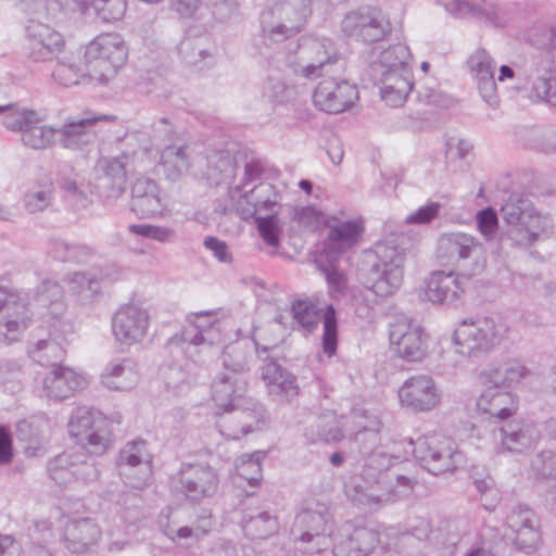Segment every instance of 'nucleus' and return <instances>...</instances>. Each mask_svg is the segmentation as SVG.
<instances>
[{
    "label": "nucleus",
    "mask_w": 556,
    "mask_h": 556,
    "mask_svg": "<svg viewBox=\"0 0 556 556\" xmlns=\"http://www.w3.org/2000/svg\"><path fill=\"white\" fill-rule=\"evenodd\" d=\"M24 5L26 12L30 10L33 13L26 26L30 58L36 62L52 60L62 52L65 42L59 31L40 22L39 18L47 17L48 7L58 5V2L51 0L43 4L38 0H28Z\"/></svg>",
    "instance_id": "obj_10"
},
{
    "label": "nucleus",
    "mask_w": 556,
    "mask_h": 556,
    "mask_svg": "<svg viewBox=\"0 0 556 556\" xmlns=\"http://www.w3.org/2000/svg\"><path fill=\"white\" fill-rule=\"evenodd\" d=\"M127 54V48L119 34L109 33L96 37L86 47L84 54L90 80L106 83L125 63Z\"/></svg>",
    "instance_id": "obj_8"
},
{
    "label": "nucleus",
    "mask_w": 556,
    "mask_h": 556,
    "mask_svg": "<svg viewBox=\"0 0 556 556\" xmlns=\"http://www.w3.org/2000/svg\"><path fill=\"white\" fill-rule=\"evenodd\" d=\"M364 464L359 471L353 473L345 482L346 496L358 506L369 509L381 507L390 493H382L388 482L392 462L397 459L389 455L383 447H374L368 453H361Z\"/></svg>",
    "instance_id": "obj_2"
},
{
    "label": "nucleus",
    "mask_w": 556,
    "mask_h": 556,
    "mask_svg": "<svg viewBox=\"0 0 556 556\" xmlns=\"http://www.w3.org/2000/svg\"><path fill=\"white\" fill-rule=\"evenodd\" d=\"M317 268L324 275L330 296L337 299L348 290V275L334 256L319 255L315 260Z\"/></svg>",
    "instance_id": "obj_47"
},
{
    "label": "nucleus",
    "mask_w": 556,
    "mask_h": 556,
    "mask_svg": "<svg viewBox=\"0 0 556 556\" xmlns=\"http://www.w3.org/2000/svg\"><path fill=\"white\" fill-rule=\"evenodd\" d=\"M413 444L415 458L422 468L434 476L454 472L465 466V455L446 437L425 435L418 438Z\"/></svg>",
    "instance_id": "obj_9"
},
{
    "label": "nucleus",
    "mask_w": 556,
    "mask_h": 556,
    "mask_svg": "<svg viewBox=\"0 0 556 556\" xmlns=\"http://www.w3.org/2000/svg\"><path fill=\"white\" fill-rule=\"evenodd\" d=\"M131 211L140 218L155 217L163 213L165 204L156 182L139 178L131 188Z\"/></svg>",
    "instance_id": "obj_37"
},
{
    "label": "nucleus",
    "mask_w": 556,
    "mask_h": 556,
    "mask_svg": "<svg viewBox=\"0 0 556 556\" xmlns=\"http://www.w3.org/2000/svg\"><path fill=\"white\" fill-rule=\"evenodd\" d=\"M333 556H367L378 544V533L345 522L333 536Z\"/></svg>",
    "instance_id": "obj_29"
},
{
    "label": "nucleus",
    "mask_w": 556,
    "mask_h": 556,
    "mask_svg": "<svg viewBox=\"0 0 556 556\" xmlns=\"http://www.w3.org/2000/svg\"><path fill=\"white\" fill-rule=\"evenodd\" d=\"M261 367V378L268 393L280 401H291L299 393L296 378L274 358L266 356Z\"/></svg>",
    "instance_id": "obj_36"
},
{
    "label": "nucleus",
    "mask_w": 556,
    "mask_h": 556,
    "mask_svg": "<svg viewBox=\"0 0 556 556\" xmlns=\"http://www.w3.org/2000/svg\"><path fill=\"white\" fill-rule=\"evenodd\" d=\"M29 356L40 365L59 366L65 355V350L53 339L39 340L28 350Z\"/></svg>",
    "instance_id": "obj_55"
},
{
    "label": "nucleus",
    "mask_w": 556,
    "mask_h": 556,
    "mask_svg": "<svg viewBox=\"0 0 556 556\" xmlns=\"http://www.w3.org/2000/svg\"><path fill=\"white\" fill-rule=\"evenodd\" d=\"M68 432L88 453L102 455L111 444L109 422L100 412L86 406L73 410Z\"/></svg>",
    "instance_id": "obj_14"
},
{
    "label": "nucleus",
    "mask_w": 556,
    "mask_h": 556,
    "mask_svg": "<svg viewBox=\"0 0 556 556\" xmlns=\"http://www.w3.org/2000/svg\"><path fill=\"white\" fill-rule=\"evenodd\" d=\"M218 483L216 470L204 464H184L172 478L173 489L192 502L212 497L217 492Z\"/></svg>",
    "instance_id": "obj_19"
},
{
    "label": "nucleus",
    "mask_w": 556,
    "mask_h": 556,
    "mask_svg": "<svg viewBox=\"0 0 556 556\" xmlns=\"http://www.w3.org/2000/svg\"><path fill=\"white\" fill-rule=\"evenodd\" d=\"M186 357L190 359V357L187 355ZM195 362L197 361L193 357L191 358V363L187 362L185 366L174 363L163 367L161 369V375L166 388L174 391L175 393H178L180 390H182L184 386L191 381L190 372Z\"/></svg>",
    "instance_id": "obj_56"
},
{
    "label": "nucleus",
    "mask_w": 556,
    "mask_h": 556,
    "mask_svg": "<svg viewBox=\"0 0 556 556\" xmlns=\"http://www.w3.org/2000/svg\"><path fill=\"white\" fill-rule=\"evenodd\" d=\"M341 29L352 39L371 43L382 40L390 34L391 24L379 8L362 5L344 15Z\"/></svg>",
    "instance_id": "obj_15"
},
{
    "label": "nucleus",
    "mask_w": 556,
    "mask_h": 556,
    "mask_svg": "<svg viewBox=\"0 0 556 556\" xmlns=\"http://www.w3.org/2000/svg\"><path fill=\"white\" fill-rule=\"evenodd\" d=\"M78 462L75 451L63 452L47 463L49 478L60 486H67L74 482V470Z\"/></svg>",
    "instance_id": "obj_51"
},
{
    "label": "nucleus",
    "mask_w": 556,
    "mask_h": 556,
    "mask_svg": "<svg viewBox=\"0 0 556 556\" xmlns=\"http://www.w3.org/2000/svg\"><path fill=\"white\" fill-rule=\"evenodd\" d=\"M118 473L132 489L142 490L150 484L152 477V456L143 440L125 444L116 462Z\"/></svg>",
    "instance_id": "obj_20"
},
{
    "label": "nucleus",
    "mask_w": 556,
    "mask_h": 556,
    "mask_svg": "<svg viewBox=\"0 0 556 556\" xmlns=\"http://www.w3.org/2000/svg\"><path fill=\"white\" fill-rule=\"evenodd\" d=\"M56 63L52 71V77L54 81L64 87H71L78 85L81 79L89 78L90 73L87 68V62L85 61L81 65L79 63V56L74 53L63 54L55 56Z\"/></svg>",
    "instance_id": "obj_44"
},
{
    "label": "nucleus",
    "mask_w": 556,
    "mask_h": 556,
    "mask_svg": "<svg viewBox=\"0 0 556 556\" xmlns=\"http://www.w3.org/2000/svg\"><path fill=\"white\" fill-rule=\"evenodd\" d=\"M527 368L519 361H509L500 366H490L481 372V379L508 390L526 375Z\"/></svg>",
    "instance_id": "obj_50"
},
{
    "label": "nucleus",
    "mask_w": 556,
    "mask_h": 556,
    "mask_svg": "<svg viewBox=\"0 0 556 556\" xmlns=\"http://www.w3.org/2000/svg\"><path fill=\"white\" fill-rule=\"evenodd\" d=\"M50 255L61 262H84L91 256L90 248L71 243L63 239H53L49 247Z\"/></svg>",
    "instance_id": "obj_54"
},
{
    "label": "nucleus",
    "mask_w": 556,
    "mask_h": 556,
    "mask_svg": "<svg viewBox=\"0 0 556 556\" xmlns=\"http://www.w3.org/2000/svg\"><path fill=\"white\" fill-rule=\"evenodd\" d=\"M222 341V323L213 325L204 333H195L194 329H184L181 333L173 336L167 348L174 356L187 355L193 358L200 352L199 348H211Z\"/></svg>",
    "instance_id": "obj_35"
},
{
    "label": "nucleus",
    "mask_w": 556,
    "mask_h": 556,
    "mask_svg": "<svg viewBox=\"0 0 556 556\" xmlns=\"http://www.w3.org/2000/svg\"><path fill=\"white\" fill-rule=\"evenodd\" d=\"M367 257L369 269L366 288L379 296L393 294L403 280V252L395 247L378 244L375 252Z\"/></svg>",
    "instance_id": "obj_7"
},
{
    "label": "nucleus",
    "mask_w": 556,
    "mask_h": 556,
    "mask_svg": "<svg viewBox=\"0 0 556 556\" xmlns=\"http://www.w3.org/2000/svg\"><path fill=\"white\" fill-rule=\"evenodd\" d=\"M366 76L379 86L381 99L391 106L402 105L413 90V73L409 66L384 71L382 75Z\"/></svg>",
    "instance_id": "obj_31"
},
{
    "label": "nucleus",
    "mask_w": 556,
    "mask_h": 556,
    "mask_svg": "<svg viewBox=\"0 0 556 556\" xmlns=\"http://www.w3.org/2000/svg\"><path fill=\"white\" fill-rule=\"evenodd\" d=\"M254 353L262 358V354L267 353V348L260 350L257 343L251 345L244 342L227 345L222 354L224 370L235 375H242L245 370L250 369Z\"/></svg>",
    "instance_id": "obj_41"
},
{
    "label": "nucleus",
    "mask_w": 556,
    "mask_h": 556,
    "mask_svg": "<svg viewBox=\"0 0 556 556\" xmlns=\"http://www.w3.org/2000/svg\"><path fill=\"white\" fill-rule=\"evenodd\" d=\"M390 343L394 352L408 362H420L426 354L424 329L414 320L400 318L390 325Z\"/></svg>",
    "instance_id": "obj_24"
},
{
    "label": "nucleus",
    "mask_w": 556,
    "mask_h": 556,
    "mask_svg": "<svg viewBox=\"0 0 556 556\" xmlns=\"http://www.w3.org/2000/svg\"><path fill=\"white\" fill-rule=\"evenodd\" d=\"M282 194L271 184L261 182L239 199V207L244 218L275 215L281 207Z\"/></svg>",
    "instance_id": "obj_32"
},
{
    "label": "nucleus",
    "mask_w": 556,
    "mask_h": 556,
    "mask_svg": "<svg viewBox=\"0 0 556 556\" xmlns=\"http://www.w3.org/2000/svg\"><path fill=\"white\" fill-rule=\"evenodd\" d=\"M530 217L517 228H509L506 233V240L511 247L529 248L533 245L540 237L547 236L552 229V220L547 215L540 214L534 206Z\"/></svg>",
    "instance_id": "obj_40"
},
{
    "label": "nucleus",
    "mask_w": 556,
    "mask_h": 556,
    "mask_svg": "<svg viewBox=\"0 0 556 556\" xmlns=\"http://www.w3.org/2000/svg\"><path fill=\"white\" fill-rule=\"evenodd\" d=\"M127 156L103 157L97 164V186L108 198H117L126 189Z\"/></svg>",
    "instance_id": "obj_39"
},
{
    "label": "nucleus",
    "mask_w": 556,
    "mask_h": 556,
    "mask_svg": "<svg viewBox=\"0 0 556 556\" xmlns=\"http://www.w3.org/2000/svg\"><path fill=\"white\" fill-rule=\"evenodd\" d=\"M388 482L382 493H390L387 501H381V506L394 503L403 497L409 495L415 486V479L401 475L394 469H390Z\"/></svg>",
    "instance_id": "obj_58"
},
{
    "label": "nucleus",
    "mask_w": 556,
    "mask_h": 556,
    "mask_svg": "<svg viewBox=\"0 0 556 556\" xmlns=\"http://www.w3.org/2000/svg\"><path fill=\"white\" fill-rule=\"evenodd\" d=\"M265 458V453L257 451L251 455H242L240 464H237L238 477L247 480L251 486H255L262 479L261 462Z\"/></svg>",
    "instance_id": "obj_59"
},
{
    "label": "nucleus",
    "mask_w": 556,
    "mask_h": 556,
    "mask_svg": "<svg viewBox=\"0 0 556 556\" xmlns=\"http://www.w3.org/2000/svg\"><path fill=\"white\" fill-rule=\"evenodd\" d=\"M247 389V381L242 375H235L228 371L218 372L212 382V399L217 406L215 415L220 419L216 427L219 433L231 440L239 439V433L248 434L253 431L249 425H242L241 430L228 429L224 414L242 407V397Z\"/></svg>",
    "instance_id": "obj_12"
},
{
    "label": "nucleus",
    "mask_w": 556,
    "mask_h": 556,
    "mask_svg": "<svg viewBox=\"0 0 556 556\" xmlns=\"http://www.w3.org/2000/svg\"><path fill=\"white\" fill-rule=\"evenodd\" d=\"M437 257L446 265L462 267L471 261L468 275L483 271L486 254L483 244L473 236L465 232H447L440 236L437 244Z\"/></svg>",
    "instance_id": "obj_13"
},
{
    "label": "nucleus",
    "mask_w": 556,
    "mask_h": 556,
    "mask_svg": "<svg viewBox=\"0 0 556 556\" xmlns=\"http://www.w3.org/2000/svg\"><path fill=\"white\" fill-rule=\"evenodd\" d=\"M178 51L187 65L198 70H203L214 61L215 48L207 36L185 38L181 40Z\"/></svg>",
    "instance_id": "obj_42"
},
{
    "label": "nucleus",
    "mask_w": 556,
    "mask_h": 556,
    "mask_svg": "<svg viewBox=\"0 0 556 556\" xmlns=\"http://www.w3.org/2000/svg\"><path fill=\"white\" fill-rule=\"evenodd\" d=\"M312 14V0H269L261 25L271 36L288 38L301 31Z\"/></svg>",
    "instance_id": "obj_11"
},
{
    "label": "nucleus",
    "mask_w": 556,
    "mask_h": 556,
    "mask_svg": "<svg viewBox=\"0 0 556 556\" xmlns=\"http://www.w3.org/2000/svg\"><path fill=\"white\" fill-rule=\"evenodd\" d=\"M340 54L328 38L304 37L296 43L293 54L288 58L292 72L306 79H316L330 72Z\"/></svg>",
    "instance_id": "obj_6"
},
{
    "label": "nucleus",
    "mask_w": 556,
    "mask_h": 556,
    "mask_svg": "<svg viewBox=\"0 0 556 556\" xmlns=\"http://www.w3.org/2000/svg\"><path fill=\"white\" fill-rule=\"evenodd\" d=\"M101 381L108 389L127 391L136 386L138 374L130 359H122L105 366L101 374Z\"/></svg>",
    "instance_id": "obj_43"
},
{
    "label": "nucleus",
    "mask_w": 556,
    "mask_h": 556,
    "mask_svg": "<svg viewBox=\"0 0 556 556\" xmlns=\"http://www.w3.org/2000/svg\"><path fill=\"white\" fill-rule=\"evenodd\" d=\"M527 38L539 50L528 70L527 78L531 83L529 97L533 101L556 105V16L533 24Z\"/></svg>",
    "instance_id": "obj_1"
},
{
    "label": "nucleus",
    "mask_w": 556,
    "mask_h": 556,
    "mask_svg": "<svg viewBox=\"0 0 556 556\" xmlns=\"http://www.w3.org/2000/svg\"><path fill=\"white\" fill-rule=\"evenodd\" d=\"M468 66L477 78L492 76L495 73V61L490 53L483 49H477L467 61Z\"/></svg>",
    "instance_id": "obj_63"
},
{
    "label": "nucleus",
    "mask_w": 556,
    "mask_h": 556,
    "mask_svg": "<svg viewBox=\"0 0 556 556\" xmlns=\"http://www.w3.org/2000/svg\"><path fill=\"white\" fill-rule=\"evenodd\" d=\"M496 453H523L534 447L540 440V431L533 422L514 420L493 431Z\"/></svg>",
    "instance_id": "obj_28"
},
{
    "label": "nucleus",
    "mask_w": 556,
    "mask_h": 556,
    "mask_svg": "<svg viewBox=\"0 0 556 556\" xmlns=\"http://www.w3.org/2000/svg\"><path fill=\"white\" fill-rule=\"evenodd\" d=\"M149 312L135 303L121 306L112 318L113 334L121 344L130 346L141 342L149 329Z\"/></svg>",
    "instance_id": "obj_23"
},
{
    "label": "nucleus",
    "mask_w": 556,
    "mask_h": 556,
    "mask_svg": "<svg viewBox=\"0 0 556 556\" xmlns=\"http://www.w3.org/2000/svg\"><path fill=\"white\" fill-rule=\"evenodd\" d=\"M505 525L514 534L517 548L530 553L539 546L540 521L530 507L521 504L514 506L506 516Z\"/></svg>",
    "instance_id": "obj_27"
},
{
    "label": "nucleus",
    "mask_w": 556,
    "mask_h": 556,
    "mask_svg": "<svg viewBox=\"0 0 556 556\" xmlns=\"http://www.w3.org/2000/svg\"><path fill=\"white\" fill-rule=\"evenodd\" d=\"M113 119L114 117L111 115L91 112H87L83 116H71L58 129V141L65 149L81 150L97 140L99 123Z\"/></svg>",
    "instance_id": "obj_22"
},
{
    "label": "nucleus",
    "mask_w": 556,
    "mask_h": 556,
    "mask_svg": "<svg viewBox=\"0 0 556 556\" xmlns=\"http://www.w3.org/2000/svg\"><path fill=\"white\" fill-rule=\"evenodd\" d=\"M327 225L329 230L320 254L325 256H341L357 243L364 230L361 219L339 220L332 216L327 219Z\"/></svg>",
    "instance_id": "obj_30"
},
{
    "label": "nucleus",
    "mask_w": 556,
    "mask_h": 556,
    "mask_svg": "<svg viewBox=\"0 0 556 556\" xmlns=\"http://www.w3.org/2000/svg\"><path fill=\"white\" fill-rule=\"evenodd\" d=\"M101 529L90 517L68 519L63 528L65 547L75 554L88 552L101 539Z\"/></svg>",
    "instance_id": "obj_34"
},
{
    "label": "nucleus",
    "mask_w": 556,
    "mask_h": 556,
    "mask_svg": "<svg viewBox=\"0 0 556 556\" xmlns=\"http://www.w3.org/2000/svg\"><path fill=\"white\" fill-rule=\"evenodd\" d=\"M63 289L62 287L51 280H46L38 288L34 302L40 307H52L51 314L58 315L63 311Z\"/></svg>",
    "instance_id": "obj_57"
},
{
    "label": "nucleus",
    "mask_w": 556,
    "mask_h": 556,
    "mask_svg": "<svg viewBox=\"0 0 556 556\" xmlns=\"http://www.w3.org/2000/svg\"><path fill=\"white\" fill-rule=\"evenodd\" d=\"M128 230L134 235L153 239L160 243H168L176 238L175 230L164 226L131 224L128 226Z\"/></svg>",
    "instance_id": "obj_62"
},
{
    "label": "nucleus",
    "mask_w": 556,
    "mask_h": 556,
    "mask_svg": "<svg viewBox=\"0 0 556 556\" xmlns=\"http://www.w3.org/2000/svg\"><path fill=\"white\" fill-rule=\"evenodd\" d=\"M161 162L172 178L178 177L188 169V156L184 147L165 146L161 154Z\"/></svg>",
    "instance_id": "obj_60"
},
{
    "label": "nucleus",
    "mask_w": 556,
    "mask_h": 556,
    "mask_svg": "<svg viewBox=\"0 0 556 556\" xmlns=\"http://www.w3.org/2000/svg\"><path fill=\"white\" fill-rule=\"evenodd\" d=\"M409 49L404 43H396L381 51L377 61L370 62L365 75H382L384 71H397L402 66H409Z\"/></svg>",
    "instance_id": "obj_48"
},
{
    "label": "nucleus",
    "mask_w": 556,
    "mask_h": 556,
    "mask_svg": "<svg viewBox=\"0 0 556 556\" xmlns=\"http://www.w3.org/2000/svg\"><path fill=\"white\" fill-rule=\"evenodd\" d=\"M30 300L27 292L0 285V334L11 343L30 321Z\"/></svg>",
    "instance_id": "obj_17"
},
{
    "label": "nucleus",
    "mask_w": 556,
    "mask_h": 556,
    "mask_svg": "<svg viewBox=\"0 0 556 556\" xmlns=\"http://www.w3.org/2000/svg\"><path fill=\"white\" fill-rule=\"evenodd\" d=\"M292 317L298 325L307 333L317 329L323 321V351L329 357L334 355L338 343V323L336 309L332 305H327L321 312L313 302L308 300H296L291 306Z\"/></svg>",
    "instance_id": "obj_16"
},
{
    "label": "nucleus",
    "mask_w": 556,
    "mask_h": 556,
    "mask_svg": "<svg viewBox=\"0 0 556 556\" xmlns=\"http://www.w3.org/2000/svg\"><path fill=\"white\" fill-rule=\"evenodd\" d=\"M353 424L356 429L355 442L359 445V453H368V450L381 447L379 432L382 422L377 416L366 412H354Z\"/></svg>",
    "instance_id": "obj_45"
},
{
    "label": "nucleus",
    "mask_w": 556,
    "mask_h": 556,
    "mask_svg": "<svg viewBox=\"0 0 556 556\" xmlns=\"http://www.w3.org/2000/svg\"><path fill=\"white\" fill-rule=\"evenodd\" d=\"M446 13L458 18H471L488 27L503 28L511 20L508 9L492 0H438Z\"/></svg>",
    "instance_id": "obj_18"
},
{
    "label": "nucleus",
    "mask_w": 556,
    "mask_h": 556,
    "mask_svg": "<svg viewBox=\"0 0 556 556\" xmlns=\"http://www.w3.org/2000/svg\"><path fill=\"white\" fill-rule=\"evenodd\" d=\"M87 384L88 381L83 375L62 365L53 366L43 378V391L53 400H65Z\"/></svg>",
    "instance_id": "obj_38"
},
{
    "label": "nucleus",
    "mask_w": 556,
    "mask_h": 556,
    "mask_svg": "<svg viewBox=\"0 0 556 556\" xmlns=\"http://www.w3.org/2000/svg\"><path fill=\"white\" fill-rule=\"evenodd\" d=\"M101 275L96 269L87 271H75L66 275L64 281L72 292L81 296L83 300H91L101 289Z\"/></svg>",
    "instance_id": "obj_52"
},
{
    "label": "nucleus",
    "mask_w": 556,
    "mask_h": 556,
    "mask_svg": "<svg viewBox=\"0 0 556 556\" xmlns=\"http://www.w3.org/2000/svg\"><path fill=\"white\" fill-rule=\"evenodd\" d=\"M358 100L357 87L346 80L325 79L318 84L313 102L320 111L339 114Z\"/></svg>",
    "instance_id": "obj_25"
},
{
    "label": "nucleus",
    "mask_w": 556,
    "mask_h": 556,
    "mask_svg": "<svg viewBox=\"0 0 556 556\" xmlns=\"http://www.w3.org/2000/svg\"><path fill=\"white\" fill-rule=\"evenodd\" d=\"M470 277L455 271H433L427 279L426 295L433 304H456L465 295Z\"/></svg>",
    "instance_id": "obj_26"
},
{
    "label": "nucleus",
    "mask_w": 556,
    "mask_h": 556,
    "mask_svg": "<svg viewBox=\"0 0 556 556\" xmlns=\"http://www.w3.org/2000/svg\"><path fill=\"white\" fill-rule=\"evenodd\" d=\"M3 126L21 132L22 143L34 150H45L56 141L58 129L42 124L43 116L35 110L17 103L0 105Z\"/></svg>",
    "instance_id": "obj_5"
},
{
    "label": "nucleus",
    "mask_w": 556,
    "mask_h": 556,
    "mask_svg": "<svg viewBox=\"0 0 556 556\" xmlns=\"http://www.w3.org/2000/svg\"><path fill=\"white\" fill-rule=\"evenodd\" d=\"M290 218L302 231H314L323 222V214L315 206H294Z\"/></svg>",
    "instance_id": "obj_61"
},
{
    "label": "nucleus",
    "mask_w": 556,
    "mask_h": 556,
    "mask_svg": "<svg viewBox=\"0 0 556 556\" xmlns=\"http://www.w3.org/2000/svg\"><path fill=\"white\" fill-rule=\"evenodd\" d=\"M263 92L271 102L280 104L291 98L292 89L279 75H269L264 84Z\"/></svg>",
    "instance_id": "obj_64"
},
{
    "label": "nucleus",
    "mask_w": 556,
    "mask_h": 556,
    "mask_svg": "<svg viewBox=\"0 0 556 556\" xmlns=\"http://www.w3.org/2000/svg\"><path fill=\"white\" fill-rule=\"evenodd\" d=\"M141 497L135 492H123L118 495L113 516V526L108 529L109 534L118 532L123 525L135 523L139 519Z\"/></svg>",
    "instance_id": "obj_49"
},
{
    "label": "nucleus",
    "mask_w": 556,
    "mask_h": 556,
    "mask_svg": "<svg viewBox=\"0 0 556 556\" xmlns=\"http://www.w3.org/2000/svg\"><path fill=\"white\" fill-rule=\"evenodd\" d=\"M508 332L507 325L497 316L465 319L454 331L458 352L469 357H481L500 345Z\"/></svg>",
    "instance_id": "obj_4"
},
{
    "label": "nucleus",
    "mask_w": 556,
    "mask_h": 556,
    "mask_svg": "<svg viewBox=\"0 0 556 556\" xmlns=\"http://www.w3.org/2000/svg\"><path fill=\"white\" fill-rule=\"evenodd\" d=\"M481 380L483 390L477 399V410L492 419L505 420L511 417L518 408L514 394L505 388Z\"/></svg>",
    "instance_id": "obj_33"
},
{
    "label": "nucleus",
    "mask_w": 556,
    "mask_h": 556,
    "mask_svg": "<svg viewBox=\"0 0 556 556\" xmlns=\"http://www.w3.org/2000/svg\"><path fill=\"white\" fill-rule=\"evenodd\" d=\"M442 391L428 375H416L406 379L399 389V400L403 407L415 413L430 412L438 407Z\"/></svg>",
    "instance_id": "obj_21"
},
{
    "label": "nucleus",
    "mask_w": 556,
    "mask_h": 556,
    "mask_svg": "<svg viewBox=\"0 0 556 556\" xmlns=\"http://www.w3.org/2000/svg\"><path fill=\"white\" fill-rule=\"evenodd\" d=\"M533 204L531 200L522 194L514 193L502 205L503 219L510 228H517L530 217Z\"/></svg>",
    "instance_id": "obj_53"
},
{
    "label": "nucleus",
    "mask_w": 556,
    "mask_h": 556,
    "mask_svg": "<svg viewBox=\"0 0 556 556\" xmlns=\"http://www.w3.org/2000/svg\"><path fill=\"white\" fill-rule=\"evenodd\" d=\"M333 525V514L328 504L306 501L291 528L295 547L309 556L320 554L328 546Z\"/></svg>",
    "instance_id": "obj_3"
},
{
    "label": "nucleus",
    "mask_w": 556,
    "mask_h": 556,
    "mask_svg": "<svg viewBox=\"0 0 556 556\" xmlns=\"http://www.w3.org/2000/svg\"><path fill=\"white\" fill-rule=\"evenodd\" d=\"M241 528L252 540H263L278 530L277 518L266 510L248 509L243 513Z\"/></svg>",
    "instance_id": "obj_46"
}]
</instances>
